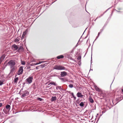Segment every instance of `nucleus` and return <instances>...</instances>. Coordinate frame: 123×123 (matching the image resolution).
I'll list each match as a JSON object with an SVG mask.
<instances>
[{
  "label": "nucleus",
  "mask_w": 123,
  "mask_h": 123,
  "mask_svg": "<svg viewBox=\"0 0 123 123\" xmlns=\"http://www.w3.org/2000/svg\"><path fill=\"white\" fill-rule=\"evenodd\" d=\"M97 19V18H96V19H95V20H94V21H96V20Z\"/></svg>",
  "instance_id": "obj_47"
},
{
  "label": "nucleus",
  "mask_w": 123,
  "mask_h": 123,
  "mask_svg": "<svg viewBox=\"0 0 123 123\" xmlns=\"http://www.w3.org/2000/svg\"><path fill=\"white\" fill-rule=\"evenodd\" d=\"M91 70V69H90V70ZM91 70H92V69H91Z\"/></svg>",
  "instance_id": "obj_50"
},
{
  "label": "nucleus",
  "mask_w": 123,
  "mask_h": 123,
  "mask_svg": "<svg viewBox=\"0 0 123 123\" xmlns=\"http://www.w3.org/2000/svg\"><path fill=\"white\" fill-rule=\"evenodd\" d=\"M54 2H52V4Z\"/></svg>",
  "instance_id": "obj_53"
},
{
  "label": "nucleus",
  "mask_w": 123,
  "mask_h": 123,
  "mask_svg": "<svg viewBox=\"0 0 123 123\" xmlns=\"http://www.w3.org/2000/svg\"><path fill=\"white\" fill-rule=\"evenodd\" d=\"M5 122H4L3 123H4Z\"/></svg>",
  "instance_id": "obj_58"
},
{
  "label": "nucleus",
  "mask_w": 123,
  "mask_h": 123,
  "mask_svg": "<svg viewBox=\"0 0 123 123\" xmlns=\"http://www.w3.org/2000/svg\"><path fill=\"white\" fill-rule=\"evenodd\" d=\"M112 13H113V12H112V13H111V15H112Z\"/></svg>",
  "instance_id": "obj_52"
},
{
  "label": "nucleus",
  "mask_w": 123,
  "mask_h": 123,
  "mask_svg": "<svg viewBox=\"0 0 123 123\" xmlns=\"http://www.w3.org/2000/svg\"><path fill=\"white\" fill-rule=\"evenodd\" d=\"M116 11H117V12H120V11H117V10H116Z\"/></svg>",
  "instance_id": "obj_44"
},
{
  "label": "nucleus",
  "mask_w": 123,
  "mask_h": 123,
  "mask_svg": "<svg viewBox=\"0 0 123 123\" xmlns=\"http://www.w3.org/2000/svg\"><path fill=\"white\" fill-rule=\"evenodd\" d=\"M64 57V56L63 55H61L57 56V58L58 59L62 58Z\"/></svg>",
  "instance_id": "obj_17"
},
{
  "label": "nucleus",
  "mask_w": 123,
  "mask_h": 123,
  "mask_svg": "<svg viewBox=\"0 0 123 123\" xmlns=\"http://www.w3.org/2000/svg\"><path fill=\"white\" fill-rule=\"evenodd\" d=\"M18 80V77H15L14 80V82L15 83H17Z\"/></svg>",
  "instance_id": "obj_18"
},
{
  "label": "nucleus",
  "mask_w": 123,
  "mask_h": 123,
  "mask_svg": "<svg viewBox=\"0 0 123 123\" xmlns=\"http://www.w3.org/2000/svg\"><path fill=\"white\" fill-rule=\"evenodd\" d=\"M85 31H84V32H85Z\"/></svg>",
  "instance_id": "obj_57"
},
{
  "label": "nucleus",
  "mask_w": 123,
  "mask_h": 123,
  "mask_svg": "<svg viewBox=\"0 0 123 123\" xmlns=\"http://www.w3.org/2000/svg\"><path fill=\"white\" fill-rule=\"evenodd\" d=\"M39 67V66H38V67H36V69H37V70L38 69H39L38 67Z\"/></svg>",
  "instance_id": "obj_37"
},
{
  "label": "nucleus",
  "mask_w": 123,
  "mask_h": 123,
  "mask_svg": "<svg viewBox=\"0 0 123 123\" xmlns=\"http://www.w3.org/2000/svg\"><path fill=\"white\" fill-rule=\"evenodd\" d=\"M21 64L22 65H24L25 64V62L24 61H21Z\"/></svg>",
  "instance_id": "obj_26"
},
{
  "label": "nucleus",
  "mask_w": 123,
  "mask_h": 123,
  "mask_svg": "<svg viewBox=\"0 0 123 123\" xmlns=\"http://www.w3.org/2000/svg\"><path fill=\"white\" fill-rule=\"evenodd\" d=\"M67 74V73L65 71L61 72V77H63L65 76Z\"/></svg>",
  "instance_id": "obj_6"
},
{
  "label": "nucleus",
  "mask_w": 123,
  "mask_h": 123,
  "mask_svg": "<svg viewBox=\"0 0 123 123\" xmlns=\"http://www.w3.org/2000/svg\"><path fill=\"white\" fill-rule=\"evenodd\" d=\"M100 34V32H99L98 33V36L97 37V38H96V39H95V41L96 39L98 38V36H99V34Z\"/></svg>",
  "instance_id": "obj_31"
},
{
  "label": "nucleus",
  "mask_w": 123,
  "mask_h": 123,
  "mask_svg": "<svg viewBox=\"0 0 123 123\" xmlns=\"http://www.w3.org/2000/svg\"><path fill=\"white\" fill-rule=\"evenodd\" d=\"M117 101H118L117 102H119V101H120V100H119Z\"/></svg>",
  "instance_id": "obj_49"
},
{
  "label": "nucleus",
  "mask_w": 123,
  "mask_h": 123,
  "mask_svg": "<svg viewBox=\"0 0 123 123\" xmlns=\"http://www.w3.org/2000/svg\"><path fill=\"white\" fill-rule=\"evenodd\" d=\"M23 66H21L20 67L17 74L19 75L22 74H23Z\"/></svg>",
  "instance_id": "obj_4"
},
{
  "label": "nucleus",
  "mask_w": 123,
  "mask_h": 123,
  "mask_svg": "<svg viewBox=\"0 0 123 123\" xmlns=\"http://www.w3.org/2000/svg\"><path fill=\"white\" fill-rule=\"evenodd\" d=\"M50 84H49L48 85H50Z\"/></svg>",
  "instance_id": "obj_54"
},
{
  "label": "nucleus",
  "mask_w": 123,
  "mask_h": 123,
  "mask_svg": "<svg viewBox=\"0 0 123 123\" xmlns=\"http://www.w3.org/2000/svg\"><path fill=\"white\" fill-rule=\"evenodd\" d=\"M2 105V104L1 103H0V107H1Z\"/></svg>",
  "instance_id": "obj_36"
},
{
  "label": "nucleus",
  "mask_w": 123,
  "mask_h": 123,
  "mask_svg": "<svg viewBox=\"0 0 123 123\" xmlns=\"http://www.w3.org/2000/svg\"><path fill=\"white\" fill-rule=\"evenodd\" d=\"M37 99L38 100H39L40 101H42V100H43V99L39 98H38Z\"/></svg>",
  "instance_id": "obj_28"
},
{
  "label": "nucleus",
  "mask_w": 123,
  "mask_h": 123,
  "mask_svg": "<svg viewBox=\"0 0 123 123\" xmlns=\"http://www.w3.org/2000/svg\"><path fill=\"white\" fill-rule=\"evenodd\" d=\"M25 83H24L23 84V85H24L25 84Z\"/></svg>",
  "instance_id": "obj_51"
},
{
  "label": "nucleus",
  "mask_w": 123,
  "mask_h": 123,
  "mask_svg": "<svg viewBox=\"0 0 123 123\" xmlns=\"http://www.w3.org/2000/svg\"><path fill=\"white\" fill-rule=\"evenodd\" d=\"M11 72H13L16 69L15 67L14 66L12 67V68H11Z\"/></svg>",
  "instance_id": "obj_16"
},
{
  "label": "nucleus",
  "mask_w": 123,
  "mask_h": 123,
  "mask_svg": "<svg viewBox=\"0 0 123 123\" xmlns=\"http://www.w3.org/2000/svg\"><path fill=\"white\" fill-rule=\"evenodd\" d=\"M103 30V29H101L100 30V32H102Z\"/></svg>",
  "instance_id": "obj_42"
},
{
  "label": "nucleus",
  "mask_w": 123,
  "mask_h": 123,
  "mask_svg": "<svg viewBox=\"0 0 123 123\" xmlns=\"http://www.w3.org/2000/svg\"><path fill=\"white\" fill-rule=\"evenodd\" d=\"M67 57L69 59L73 60L75 62V60L71 56V55L68 54L67 55Z\"/></svg>",
  "instance_id": "obj_10"
},
{
  "label": "nucleus",
  "mask_w": 123,
  "mask_h": 123,
  "mask_svg": "<svg viewBox=\"0 0 123 123\" xmlns=\"http://www.w3.org/2000/svg\"><path fill=\"white\" fill-rule=\"evenodd\" d=\"M49 87V86H48V87Z\"/></svg>",
  "instance_id": "obj_59"
},
{
  "label": "nucleus",
  "mask_w": 123,
  "mask_h": 123,
  "mask_svg": "<svg viewBox=\"0 0 123 123\" xmlns=\"http://www.w3.org/2000/svg\"><path fill=\"white\" fill-rule=\"evenodd\" d=\"M56 99V97L55 96L52 97L51 98V101L52 102L55 101Z\"/></svg>",
  "instance_id": "obj_12"
},
{
  "label": "nucleus",
  "mask_w": 123,
  "mask_h": 123,
  "mask_svg": "<svg viewBox=\"0 0 123 123\" xmlns=\"http://www.w3.org/2000/svg\"><path fill=\"white\" fill-rule=\"evenodd\" d=\"M27 29L24 32L23 34V35H24V36H25V35L27 33Z\"/></svg>",
  "instance_id": "obj_22"
},
{
  "label": "nucleus",
  "mask_w": 123,
  "mask_h": 123,
  "mask_svg": "<svg viewBox=\"0 0 123 123\" xmlns=\"http://www.w3.org/2000/svg\"><path fill=\"white\" fill-rule=\"evenodd\" d=\"M89 100L90 102L92 103H93L94 102V100L91 97H90L89 98Z\"/></svg>",
  "instance_id": "obj_14"
},
{
  "label": "nucleus",
  "mask_w": 123,
  "mask_h": 123,
  "mask_svg": "<svg viewBox=\"0 0 123 123\" xmlns=\"http://www.w3.org/2000/svg\"><path fill=\"white\" fill-rule=\"evenodd\" d=\"M4 81L3 80H0V86H1L2 84H3V82Z\"/></svg>",
  "instance_id": "obj_25"
},
{
  "label": "nucleus",
  "mask_w": 123,
  "mask_h": 123,
  "mask_svg": "<svg viewBox=\"0 0 123 123\" xmlns=\"http://www.w3.org/2000/svg\"><path fill=\"white\" fill-rule=\"evenodd\" d=\"M84 104L82 102H81L79 104L80 105L81 107H83L84 105Z\"/></svg>",
  "instance_id": "obj_23"
},
{
  "label": "nucleus",
  "mask_w": 123,
  "mask_h": 123,
  "mask_svg": "<svg viewBox=\"0 0 123 123\" xmlns=\"http://www.w3.org/2000/svg\"><path fill=\"white\" fill-rule=\"evenodd\" d=\"M119 98H117L116 99V101H117V100L118 99H119Z\"/></svg>",
  "instance_id": "obj_43"
},
{
  "label": "nucleus",
  "mask_w": 123,
  "mask_h": 123,
  "mask_svg": "<svg viewBox=\"0 0 123 123\" xmlns=\"http://www.w3.org/2000/svg\"><path fill=\"white\" fill-rule=\"evenodd\" d=\"M77 96L78 98H82L84 96L82 95L81 93L80 92H78L77 93Z\"/></svg>",
  "instance_id": "obj_7"
},
{
  "label": "nucleus",
  "mask_w": 123,
  "mask_h": 123,
  "mask_svg": "<svg viewBox=\"0 0 123 123\" xmlns=\"http://www.w3.org/2000/svg\"><path fill=\"white\" fill-rule=\"evenodd\" d=\"M12 47L14 49V50H16L18 48V47L17 45L14 44L12 46Z\"/></svg>",
  "instance_id": "obj_9"
},
{
  "label": "nucleus",
  "mask_w": 123,
  "mask_h": 123,
  "mask_svg": "<svg viewBox=\"0 0 123 123\" xmlns=\"http://www.w3.org/2000/svg\"><path fill=\"white\" fill-rule=\"evenodd\" d=\"M73 97L74 98V100H75L76 99V97L75 96H74Z\"/></svg>",
  "instance_id": "obj_38"
},
{
  "label": "nucleus",
  "mask_w": 123,
  "mask_h": 123,
  "mask_svg": "<svg viewBox=\"0 0 123 123\" xmlns=\"http://www.w3.org/2000/svg\"><path fill=\"white\" fill-rule=\"evenodd\" d=\"M19 94L21 95V97L23 99L25 97L29 95V92L27 90H25L21 92H19Z\"/></svg>",
  "instance_id": "obj_1"
},
{
  "label": "nucleus",
  "mask_w": 123,
  "mask_h": 123,
  "mask_svg": "<svg viewBox=\"0 0 123 123\" xmlns=\"http://www.w3.org/2000/svg\"><path fill=\"white\" fill-rule=\"evenodd\" d=\"M56 89L57 90L58 89H59L60 91L62 90V86H57L56 87Z\"/></svg>",
  "instance_id": "obj_15"
},
{
  "label": "nucleus",
  "mask_w": 123,
  "mask_h": 123,
  "mask_svg": "<svg viewBox=\"0 0 123 123\" xmlns=\"http://www.w3.org/2000/svg\"><path fill=\"white\" fill-rule=\"evenodd\" d=\"M74 51V49H73L71 51V53H73Z\"/></svg>",
  "instance_id": "obj_35"
},
{
  "label": "nucleus",
  "mask_w": 123,
  "mask_h": 123,
  "mask_svg": "<svg viewBox=\"0 0 123 123\" xmlns=\"http://www.w3.org/2000/svg\"><path fill=\"white\" fill-rule=\"evenodd\" d=\"M71 94L73 97L74 96V93L73 92L71 93Z\"/></svg>",
  "instance_id": "obj_32"
},
{
  "label": "nucleus",
  "mask_w": 123,
  "mask_h": 123,
  "mask_svg": "<svg viewBox=\"0 0 123 123\" xmlns=\"http://www.w3.org/2000/svg\"><path fill=\"white\" fill-rule=\"evenodd\" d=\"M103 15V14H102L100 16H98L97 17V19H98V18H100Z\"/></svg>",
  "instance_id": "obj_29"
},
{
  "label": "nucleus",
  "mask_w": 123,
  "mask_h": 123,
  "mask_svg": "<svg viewBox=\"0 0 123 123\" xmlns=\"http://www.w3.org/2000/svg\"><path fill=\"white\" fill-rule=\"evenodd\" d=\"M53 68L54 69L58 70H65V68L64 67L58 65H55Z\"/></svg>",
  "instance_id": "obj_2"
},
{
  "label": "nucleus",
  "mask_w": 123,
  "mask_h": 123,
  "mask_svg": "<svg viewBox=\"0 0 123 123\" xmlns=\"http://www.w3.org/2000/svg\"><path fill=\"white\" fill-rule=\"evenodd\" d=\"M92 61V60H91V61ZM92 62H91V64Z\"/></svg>",
  "instance_id": "obj_56"
},
{
  "label": "nucleus",
  "mask_w": 123,
  "mask_h": 123,
  "mask_svg": "<svg viewBox=\"0 0 123 123\" xmlns=\"http://www.w3.org/2000/svg\"><path fill=\"white\" fill-rule=\"evenodd\" d=\"M19 38L18 37H17L14 40V42H17L19 41Z\"/></svg>",
  "instance_id": "obj_19"
},
{
  "label": "nucleus",
  "mask_w": 123,
  "mask_h": 123,
  "mask_svg": "<svg viewBox=\"0 0 123 123\" xmlns=\"http://www.w3.org/2000/svg\"><path fill=\"white\" fill-rule=\"evenodd\" d=\"M8 64L10 66V68H12L15 64V62L12 60H11L9 61L8 62Z\"/></svg>",
  "instance_id": "obj_3"
},
{
  "label": "nucleus",
  "mask_w": 123,
  "mask_h": 123,
  "mask_svg": "<svg viewBox=\"0 0 123 123\" xmlns=\"http://www.w3.org/2000/svg\"><path fill=\"white\" fill-rule=\"evenodd\" d=\"M81 56H78V58H77V59L79 60H81Z\"/></svg>",
  "instance_id": "obj_27"
},
{
  "label": "nucleus",
  "mask_w": 123,
  "mask_h": 123,
  "mask_svg": "<svg viewBox=\"0 0 123 123\" xmlns=\"http://www.w3.org/2000/svg\"><path fill=\"white\" fill-rule=\"evenodd\" d=\"M118 10H121V8H119V9H118Z\"/></svg>",
  "instance_id": "obj_46"
},
{
  "label": "nucleus",
  "mask_w": 123,
  "mask_h": 123,
  "mask_svg": "<svg viewBox=\"0 0 123 123\" xmlns=\"http://www.w3.org/2000/svg\"><path fill=\"white\" fill-rule=\"evenodd\" d=\"M6 107L7 110H9V111H10L11 108V107L10 105H7L6 106Z\"/></svg>",
  "instance_id": "obj_11"
},
{
  "label": "nucleus",
  "mask_w": 123,
  "mask_h": 123,
  "mask_svg": "<svg viewBox=\"0 0 123 123\" xmlns=\"http://www.w3.org/2000/svg\"><path fill=\"white\" fill-rule=\"evenodd\" d=\"M99 119H98L97 121H98L99 120Z\"/></svg>",
  "instance_id": "obj_55"
},
{
  "label": "nucleus",
  "mask_w": 123,
  "mask_h": 123,
  "mask_svg": "<svg viewBox=\"0 0 123 123\" xmlns=\"http://www.w3.org/2000/svg\"><path fill=\"white\" fill-rule=\"evenodd\" d=\"M30 68V67H28L27 68Z\"/></svg>",
  "instance_id": "obj_48"
},
{
  "label": "nucleus",
  "mask_w": 123,
  "mask_h": 123,
  "mask_svg": "<svg viewBox=\"0 0 123 123\" xmlns=\"http://www.w3.org/2000/svg\"><path fill=\"white\" fill-rule=\"evenodd\" d=\"M70 88H71L74 87L73 85L72 84H70L68 86Z\"/></svg>",
  "instance_id": "obj_24"
},
{
  "label": "nucleus",
  "mask_w": 123,
  "mask_h": 123,
  "mask_svg": "<svg viewBox=\"0 0 123 123\" xmlns=\"http://www.w3.org/2000/svg\"><path fill=\"white\" fill-rule=\"evenodd\" d=\"M61 80H62L63 81H64V79L63 78H61Z\"/></svg>",
  "instance_id": "obj_40"
},
{
  "label": "nucleus",
  "mask_w": 123,
  "mask_h": 123,
  "mask_svg": "<svg viewBox=\"0 0 123 123\" xmlns=\"http://www.w3.org/2000/svg\"><path fill=\"white\" fill-rule=\"evenodd\" d=\"M50 84L54 85L55 86L57 85V84L54 82L51 81L50 83Z\"/></svg>",
  "instance_id": "obj_20"
},
{
  "label": "nucleus",
  "mask_w": 123,
  "mask_h": 123,
  "mask_svg": "<svg viewBox=\"0 0 123 123\" xmlns=\"http://www.w3.org/2000/svg\"><path fill=\"white\" fill-rule=\"evenodd\" d=\"M23 90V88H22L21 90H20V91L19 92H22V90Z\"/></svg>",
  "instance_id": "obj_41"
},
{
  "label": "nucleus",
  "mask_w": 123,
  "mask_h": 123,
  "mask_svg": "<svg viewBox=\"0 0 123 123\" xmlns=\"http://www.w3.org/2000/svg\"><path fill=\"white\" fill-rule=\"evenodd\" d=\"M122 91L123 92V88L122 90Z\"/></svg>",
  "instance_id": "obj_45"
},
{
  "label": "nucleus",
  "mask_w": 123,
  "mask_h": 123,
  "mask_svg": "<svg viewBox=\"0 0 123 123\" xmlns=\"http://www.w3.org/2000/svg\"><path fill=\"white\" fill-rule=\"evenodd\" d=\"M47 65V63H45L44 64H42L41 65H40L39 66L41 67V68H42L45 67V66H46Z\"/></svg>",
  "instance_id": "obj_13"
},
{
  "label": "nucleus",
  "mask_w": 123,
  "mask_h": 123,
  "mask_svg": "<svg viewBox=\"0 0 123 123\" xmlns=\"http://www.w3.org/2000/svg\"><path fill=\"white\" fill-rule=\"evenodd\" d=\"M24 36H24V35H23H23H22V36L21 38L22 39H23V38H24Z\"/></svg>",
  "instance_id": "obj_33"
},
{
  "label": "nucleus",
  "mask_w": 123,
  "mask_h": 123,
  "mask_svg": "<svg viewBox=\"0 0 123 123\" xmlns=\"http://www.w3.org/2000/svg\"><path fill=\"white\" fill-rule=\"evenodd\" d=\"M42 62H38V64H40L41 63H42Z\"/></svg>",
  "instance_id": "obj_39"
},
{
  "label": "nucleus",
  "mask_w": 123,
  "mask_h": 123,
  "mask_svg": "<svg viewBox=\"0 0 123 123\" xmlns=\"http://www.w3.org/2000/svg\"><path fill=\"white\" fill-rule=\"evenodd\" d=\"M94 88L96 91L97 92H101V90L97 87L96 86H94Z\"/></svg>",
  "instance_id": "obj_8"
},
{
  "label": "nucleus",
  "mask_w": 123,
  "mask_h": 123,
  "mask_svg": "<svg viewBox=\"0 0 123 123\" xmlns=\"http://www.w3.org/2000/svg\"><path fill=\"white\" fill-rule=\"evenodd\" d=\"M4 58L5 57L3 56H2L0 57V63H1L2 61L4 59Z\"/></svg>",
  "instance_id": "obj_21"
},
{
  "label": "nucleus",
  "mask_w": 123,
  "mask_h": 123,
  "mask_svg": "<svg viewBox=\"0 0 123 123\" xmlns=\"http://www.w3.org/2000/svg\"><path fill=\"white\" fill-rule=\"evenodd\" d=\"M38 64V63H35L34 64V65H36Z\"/></svg>",
  "instance_id": "obj_34"
},
{
  "label": "nucleus",
  "mask_w": 123,
  "mask_h": 123,
  "mask_svg": "<svg viewBox=\"0 0 123 123\" xmlns=\"http://www.w3.org/2000/svg\"><path fill=\"white\" fill-rule=\"evenodd\" d=\"M111 8H108L106 11H105L103 13V14H104L109 9H110Z\"/></svg>",
  "instance_id": "obj_30"
},
{
  "label": "nucleus",
  "mask_w": 123,
  "mask_h": 123,
  "mask_svg": "<svg viewBox=\"0 0 123 123\" xmlns=\"http://www.w3.org/2000/svg\"><path fill=\"white\" fill-rule=\"evenodd\" d=\"M33 79L32 77L29 76L26 80V81L27 83L30 84L32 82Z\"/></svg>",
  "instance_id": "obj_5"
}]
</instances>
